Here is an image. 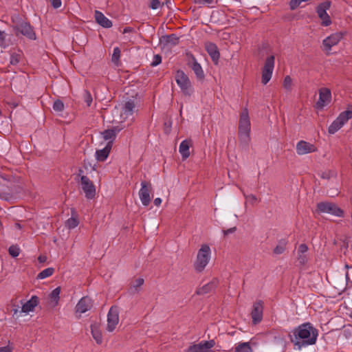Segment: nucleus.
Masks as SVG:
<instances>
[{
  "label": "nucleus",
  "instance_id": "obj_1",
  "mask_svg": "<svg viewBox=\"0 0 352 352\" xmlns=\"http://www.w3.org/2000/svg\"><path fill=\"white\" fill-rule=\"evenodd\" d=\"M318 330L310 322L300 324L292 331L290 340L298 349L314 345L316 343Z\"/></svg>",
  "mask_w": 352,
  "mask_h": 352
},
{
  "label": "nucleus",
  "instance_id": "obj_2",
  "mask_svg": "<svg viewBox=\"0 0 352 352\" xmlns=\"http://www.w3.org/2000/svg\"><path fill=\"white\" fill-rule=\"evenodd\" d=\"M251 124L249 112L247 108H244L241 114L239 122V138L240 144L247 147L250 142Z\"/></svg>",
  "mask_w": 352,
  "mask_h": 352
},
{
  "label": "nucleus",
  "instance_id": "obj_3",
  "mask_svg": "<svg viewBox=\"0 0 352 352\" xmlns=\"http://www.w3.org/2000/svg\"><path fill=\"white\" fill-rule=\"evenodd\" d=\"M211 257V250L208 245L203 244L198 250L194 268L197 272H201L208 264Z\"/></svg>",
  "mask_w": 352,
  "mask_h": 352
},
{
  "label": "nucleus",
  "instance_id": "obj_4",
  "mask_svg": "<svg viewBox=\"0 0 352 352\" xmlns=\"http://www.w3.org/2000/svg\"><path fill=\"white\" fill-rule=\"evenodd\" d=\"M352 118V110L347 109L341 112L337 118L330 124L328 132L330 134L336 133L350 119Z\"/></svg>",
  "mask_w": 352,
  "mask_h": 352
},
{
  "label": "nucleus",
  "instance_id": "obj_5",
  "mask_svg": "<svg viewBox=\"0 0 352 352\" xmlns=\"http://www.w3.org/2000/svg\"><path fill=\"white\" fill-rule=\"evenodd\" d=\"M275 64V57L274 55L268 56L265 61L262 68L261 82L266 85L271 80Z\"/></svg>",
  "mask_w": 352,
  "mask_h": 352
},
{
  "label": "nucleus",
  "instance_id": "obj_6",
  "mask_svg": "<svg viewBox=\"0 0 352 352\" xmlns=\"http://www.w3.org/2000/svg\"><path fill=\"white\" fill-rule=\"evenodd\" d=\"M83 171L82 170H79V175H80L81 188L85 195V197L89 199H91L96 195V187L94 183L88 177L85 175H81Z\"/></svg>",
  "mask_w": 352,
  "mask_h": 352
},
{
  "label": "nucleus",
  "instance_id": "obj_7",
  "mask_svg": "<svg viewBox=\"0 0 352 352\" xmlns=\"http://www.w3.org/2000/svg\"><path fill=\"white\" fill-rule=\"evenodd\" d=\"M331 1H325L320 3L316 8V12L318 17L322 21L321 25L324 27L329 26L331 24V20L327 12V10L330 8Z\"/></svg>",
  "mask_w": 352,
  "mask_h": 352
},
{
  "label": "nucleus",
  "instance_id": "obj_8",
  "mask_svg": "<svg viewBox=\"0 0 352 352\" xmlns=\"http://www.w3.org/2000/svg\"><path fill=\"white\" fill-rule=\"evenodd\" d=\"M153 192L152 184L149 182L142 181L139 190L140 199L144 206H148L151 201V194Z\"/></svg>",
  "mask_w": 352,
  "mask_h": 352
},
{
  "label": "nucleus",
  "instance_id": "obj_9",
  "mask_svg": "<svg viewBox=\"0 0 352 352\" xmlns=\"http://www.w3.org/2000/svg\"><path fill=\"white\" fill-rule=\"evenodd\" d=\"M175 80L178 86L186 95L191 93V84L188 77L182 71H177L175 75Z\"/></svg>",
  "mask_w": 352,
  "mask_h": 352
},
{
  "label": "nucleus",
  "instance_id": "obj_10",
  "mask_svg": "<svg viewBox=\"0 0 352 352\" xmlns=\"http://www.w3.org/2000/svg\"><path fill=\"white\" fill-rule=\"evenodd\" d=\"M320 212L329 213L336 217H342L343 211L336 204L331 202H320L317 204Z\"/></svg>",
  "mask_w": 352,
  "mask_h": 352
},
{
  "label": "nucleus",
  "instance_id": "obj_11",
  "mask_svg": "<svg viewBox=\"0 0 352 352\" xmlns=\"http://www.w3.org/2000/svg\"><path fill=\"white\" fill-rule=\"evenodd\" d=\"M119 322V311L117 307H111L107 314V330L113 331Z\"/></svg>",
  "mask_w": 352,
  "mask_h": 352
},
{
  "label": "nucleus",
  "instance_id": "obj_12",
  "mask_svg": "<svg viewBox=\"0 0 352 352\" xmlns=\"http://www.w3.org/2000/svg\"><path fill=\"white\" fill-rule=\"evenodd\" d=\"M319 98L316 104V107L318 109H323L326 105L331 101V92L329 88L322 87L318 90Z\"/></svg>",
  "mask_w": 352,
  "mask_h": 352
},
{
  "label": "nucleus",
  "instance_id": "obj_13",
  "mask_svg": "<svg viewBox=\"0 0 352 352\" xmlns=\"http://www.w3.org/2000/svg\"><path fill=\"white\" fill-rule=\"evenodd\" d=\"M343 37L341 32H336L327 36L322 41V45L324 50L329 52L331 51V47L338 45Z\"/></svg>",
  "mask_w": 352,
  "mask_h": 352
},
{
  "label": "nucleus",
  "instance_id": "obj_14",
  "mask_svg": "<svg viewBox=\"0 0 352 352\" xmlns=\"http://www.w3.org/2000/svg\"><path fill=\"white\" fill-rule=\"evenodd\" d=\"M186 56L188 58V65L193 70L196 76L199 79L204 78V72L201 65L197 61L195 56L191 53H187Z\"/></svg>",
  "mask_w": 352,
  "mask_h": 352
},
{
  "label": "nucleus",
  "instance_id": "obj_15",
  "mask_svg": "<svg viewBox=\"0 0 352 352\" xmlns=\"http://www.w3.org/2000/svg\"><path fill=\"white\" fill-rule=\"evenodd\" d=\"M263 304L262 300H257L253 304L251 316L254 324L259 323L263 319Z\"/></svg>",
  "mask_w": 352,
  "mask_h": 352
},
{
  "label": "nucleus",
  "instance_id": "obj_16",
  "mask_svg": "<svg viewBox=\"0 0 352 352\" xmlns=\"http://www.w3.org/2000/svg\"><path fill=\"white\" fill-rule=\"evenodd\" d=\"M214 344L213 340L202 342L190 346L188 349V352H213L211 349L214 346Z\"/></svg>",
  "mask_w": 352,
  "mask_h": 352
},
{
  "label": "nucleus",
  "instance_id": "obj_17",
  "mask_svg": "<svg viewBox=\"0 0 352 352\" xmlns=\"http://www.w3.org/2000/svg\"><path fill=\"white\" fill-rule=\"evenodd\" d=\"M296 150L298 155H303L315 152L316 151V147L313 144L304 140H300L297 143Z\"/></svg>",
  "mask_w": 352,
  "mask_h": 352
},
{
  "label": "nucleus",
  "instance_id": "obj_18",
  "mask_svg": "<svg viewBox=\"0 0 352 352\" xmlns=\"http://www.w3.org/2000/svg\"><path fill=\"white\" fill-rule=\"evenodd\" d=\"M93 304L91 298L87 296L82 297L77 303L76 306V312L79 314H84L91 309Z\"/></svg>",
  "mask_w": 352,
  "mask_h": 352
},
{
  "label": "nucleus",
  "instance_id": "obj_19",
  "mask_svg": "<svg viewBox=\"0 0 352 352\" xmlns=\"http://www.w3.org/2000/svg\"><path fill=\"white\" fill-rule=\"evenodd\" d=\"M205 48L214 64H217L220 58V53L217 46L213 43H206Z\"/></svg>",
  "mask_w": 352,
  "mask_h": 352
},
{
  "label": "nucleus",
  "instance_id": "obj_20",
  "mask_svg": "<svg viewBox=\"0 0 352 352\" xmlns=\"http://www.w3.org/2000/svg\"><path fill=\"white\" fill-rule=\"evenodd\" d=\"M18 31L23 35L25 36L30 39H36L35 33L31 25L27 23H21L18 28Z\"/></svg>",
  "mask_w": 352,
  "mask_h": 352
},
{
  "label": "nucleus",
  "instance_id": "obj_21",
  "mask_svg": "<svg viewBox=\"0 0 352 352\" xmlns=\"http://www.w3.org/2000/svg\"><path fill=\"white\" fill-rule=\"evenodd\" d=\"M192 141L191 139H186L181 142L179 147V152L183 160H186L190 156V147L192 146Z\"/></svg>",
  "mask_w": 352,
  "mask_h": 352
},
{
  "label": "nucleus",
  "instance_id": "obj_22",
  "mask_svg": "<svg viewBox=\"0 0 352 352\" xmlns=\"http://www.w3.org/2000/svg\"><path fill=\"white\" fill-rule=\"evenodd\" d=\"M94 16L96 21L102 27L104 28H109L112 27L113 23L111 21L106 17L100 11L96 10L94 12Z\"/></svg>",
  "mask_w": 352,
  "mask_h": 352
},
{
  "label": "nucleus",
  "instance_id": "obj_23",
  "mask_svg": "<svg viewBox=\"0 0 352 352\" xmlns=\"http://www.w3.org/2000/svg\"><path fill=\"white\" fill-rule=\"evenodd\" d=\"M38 304V298L36 296H32L28 301L22 305L21 312L28 314L30 311H33Z\"/></svg>",
  "mask_w": 352,
  "mask_h": 352
},
{
  "label": "nucleus",
  "instance_id": "obj_24",
  "mask_svg": "<svg viewBox=\"0 0 352 352\" xmlns=\"http://www.w3.org/2000/svg\"><path fill=\"white\" fill-rule=\"evenodd\" d=\"M112 147V142H109L104 148L97 150L96 152V157L98 161L104 162L109 155Z\"/></svg>",
  "mask_w": 352,
  "mask_h": 352
},
{
  "label": "nucleus",
  "instance_id": "obj_25",
  "mask_svg": "<svg viewBox=\"0 0 352 352\" xmlns=\"http://www.w3.org/2000/svg\"><path fill=\"white\" fill-rule=\"evenodd\" d=\"M79 224L78 215L76 210H71V217L65 221V227L69 230L76 228Z\"/></svg>",
  "mask_w": 352,
  "mask_h": 352
},
{
  "label": "nucleus",
  "instance_id": "obj_26",
  "mask_svg": "<svg viewBox=\"0 0 352 352\" xmlns=\"http://www.w3.org/2000/svg\"><path fill=\"white\" fill-rule=\"evenodd\" d=\"M135 109V104L134 101L129 100L125 102L124 107H122V115H124V119L127 118L129 116H132Z\"/></svg>",
  "mask_w": 352,
  "mask_h": 352
},
{
  "label": "nucleus",
  "instance_id": "obj_27",
  "mask_svg": "<svg viewBox=\"0 0 352 352\" xmlns=\"http://www.w3.org/2000/svg\"><path fill=\"white\" fill-rule=\"evenodd\" d=\"M91 331L92 336L97 344H101L102 342V336L97 324H92L91 325Z\"/></svg>",
  "mask_w": 352,
  "mask_h": 352
},
{
  "label": "nucleus",
  "instance_id": "obj_28",
  "mask_svg": "<svg viewBox=\"0 0 352 352\" xmlns=\"http://www.w3.org/2000/svg\"><path fill=\"white\" fill-rule=\"evenodd\" d=\"M121 129L118 127H114L112 129H107L105 130L102 133L103 138L105 140H110L109 142H113V140L115 139L116 133H118Z\"/></svg>",
  "mask_w": 352,
  "mask_h": 352
},
{
  "label": "nucleus",
  "instance_id": "obj_29",
  "mask_svg": "<svg viewBox=\"0 0 352 352\" xmlns=\"http://www.w3.org/2000/svg\"><path fill=\"white\" fill-rule=\"evenodd\" d=\"M60 288L59 287L55 288L50 294V304L54 307L58 305L60 298Z\"/></svg>",
  "mask_w": 352,
  "mask_h": 352
},
{
  "label": "nucleus",
  "instance_id": "obj_30",
  "mask_svg": "<svg viewBox=\"0 0 352 352\" xmlns=\"http://www.w3.org/2000/svg\"><path fill=\"white\" fill-rule=\"evenodd\" d=\"M54 272V269L53 267H48L43 271H41L37 275L36 278L37 279H44L47 277L51 276Z\"/></svg>",
  "mask_w": 352,
  "mask_h": 352
},
{
  "label": "nucleus",
  "instance_id": "obj_31",
  "mask_svg": "<svg viewBox=\"0 0 352 352\" xmlns=\"http://www.w3.org/2000/svg\"><path fill=\"white\" fill-rule=\"evenodd\" d=\"M144 283V280L142 278H138L137 279H135L132 285L131 286V291L132 293H136V292H139V288L143 285Z\"/></svg>",
  "mask_w": 352,
  "mask_h": 352
},
{
  "label": "nucleus",
  "instance_id": "obj_32",
  "mask_svg": "<svg viewBox=\"0 0 352 352\" xmlns=\"http://www.w3.org/2000/svg\"><path fill=\"white\" fill-rule=\"evenodd\" d=\"M235 352H252V349L249 342H242L235 348Z\"/></svg>",
  "mask_w": 352,
  "mask_h": 352
},
{
  "label": "nucleus",
  "instance_id": "obj_33",
  "mask_svg": "<svg viewBox=\"0 0 352 352\" xmlns=\"http://www.w3.org/2000/svg\"><path fill=\"white\" fill-rule=\"evenodd\" d=\"M212 287H213L212 283H208V284L204 285L203 287L199 288L197 291V294L198 295L206 294L208 293L210 291H211Z\"/></svg>",
  "mask_w": 352,
  "mask_h": 352
},
{
  "label": "nucleus",
  "instance_id": "obj_34",
  "mask_svg": "<svg viewBox=\"0 0 352 352\" xmlns=\"http://www.w3.org/2000/svg\"><path fill=\"white\" fill-rule=\"evenodd\" d=\"M165 41L170 45H175L179 43V38L175 34H170L165 37Z\"/></svg>",
  "mask_w": 352,
  "mask_h": 352
},
{
  "label": "nucleus",
  "instance_id": "obj_35",
  "mask_svg": "<svg viewBox=\"0 0 352 352\" xmlns=\"http://www.w3.org/2000/svg\"><path fill=\"white\" fill-rule=\"evenodd\" d=\"M53 109L56 112H61L64 109V104L60 100H56L54 102Z\"/></svg>",
  "mask_w": 352,
  "mask_h": 352
},
{
  "label": "nucleus",
  "instance_id": "obj_36",
  "mask_svg": "<svg viewBox=\"0 0 352 352\" xmlns=\"http://www.w3.org/2000/svg\"><path fill=\"white\" fill-rule=\"evenodd\" d=\"M283 87L287 90H291L292 87V79L289 76H286L283 80Z\"/></svg>",
  "mask_w": 352,
  "mask_h": 352
},
{
  "label": "nucleus",
  "instance_id": "obj_37",
  "mask_svg": "<svg viewBox=\"0 0 352 352\" xmlns=\"http://www.w3.org/2000/svg\"><path fill=\"white\" fill-rule=\"evenodd\" d=\"M9 254L12 257H16L19 255L20 249L17 245H11L8 249Z\"/></svg>",
  "mask_w": 352,
  "mask_h": 352
},
{
  "label": "nucleus",
  "instance_id": "obj_38",
  "mask_svg": "<svg viewBox=\"0 0 352 352\" xmlns=\"http://www.w3.org/2000/svg\"><path fill=\"white\" fill-rule=\"evenodd\" d=\"M121 51L118 47H116L113 49V55H112V61L114 63H117L119 61L120 58Z\"/></svg>",
  "mask_w": 352,
  "mask_h": 352
},
{
  "label": "nucleus",
  "instance_id": "obj_39",
  "mask_svg": "<svg viewBox=\"0 0 352 352\" xmlns=\"http://www.w3.org/2000/svg\"><path fill=\"white\" fill-rule=\"evenodd\" d=\"M336 176V172L332 170H329L327 171H324L321 174V177L323 179H329L331 177H335Z\"/></svg>",
  "mask_w": 352,
  "mask_h": 352
},
{
  "label": "nucleus",
  "instance_id": "obj_40",
  "mask_svg": "<svg viewBox=\"0 0 352 352\" xmlns=\"http://www.w3.org/2000/svg\"><path fill=\"white\" fill-rule=\"evenodd\" d=\"M245 205L247 204H250L251 205H254L256 201H257V198L255 195H245Z\"/></svg>",
  "mask_w": 352,
  "mask_h": 352
},
{
  "label": "nucleus",
  "instance_id": "obj_41",
  "mask_svg": "<svg viewBox=\"0 0 352 352\" xmlns=\"http://www.w3.org/2000/svg\"><path fill=\"white\" fill-rule=\"evenodd\" d=\"M84 101L87 103V106L89 107L92 102V96L88 91L84 92Z\"/></svg>",
  "mask_w": 352,
  "mask_h": 352
},
{
  "label": "nucleus",
  "instance_id": "obj_42",
  "mask_svg": "<svg viewBox=\"0 0 352 352\" xmlns=\"http://www.w3.org/2000/svg\"><path fill=\"white\" fill-rule=\"evenodd\" d=\"M162 62V57L159 54L154 55L153 60L151 63V65L153 67H155L160 64Z\"/></svg>",
  "mask_w": 352,
  "mask_h": 352
},
{
  "label": "nucleus",
  "instance_id": "obj_43",
  "mask_svg": "<svg viewBox=\"0 0 352 352\" xmlns=\"http://www.w3.org/2000/svg\"><path fill=\"white\" fill-rule=\"evenodd\" d=\"M285 246L283 244H279L274 250V253L276 254H280L284 252Z\"/></svg>",
  "mask_w": 352,
  "mask_h": 352
},
{
  "label": "nucleus",
  "instance_id": "obj_44",
  "mask_svg": "<svg viewBox=\"0 0 352 352\" xmlns=\"http://www.w3.org/2000/svg\"><path fill=\"white\" fill-rule=\"evenodd\" d=\"M13 346L9 342L7 346L0 347V352H12Z\"/></svg>",
  "mask_w": 352,
  "mask_h": 352
},
{
  "label": "nucleus",
  "instance_id": "obj_45",
  "mask_svg": "<svg viewBox=\"0 0 352 352\" xmlns=\"http://www.w3.org/2000/svg\"><path fill=\"white\" fill-rule=\"evenodd\" d=\"M308 250V248L307 245L305 244H300L298 247V254H304L305 252H307Z\"/></svg>",
  "mask_w": 352,
  "mask_h": 352
},
{
  "label": "nucleus",
  "instance_id": "obj_46",
  "mask_svg": "<svg viewBox=\"0 0 352 352\" xmlns=\"http://www.w3.org/2000/svg\"><path fill=\"white\" fill-rule=\"evenodd\" d=\"M50 1L52 4V6L55 9L59 8L62 5L61 0H50Z\"/></svg>",
  "mask_w": 352,
  "mask_h": 352
},
{
  "label": "nucleus",
  "instance_id": "obj_47",
  "mask_svg": "<svg viewBox=\"0 0 352 352\" xmlns=\"http://www.w3.org/2000/svg\"><path fill=\"white\" fill-rule=\"evenodd\" d=\"M160 6V1L159 0H151L150 3V8L152 9H157Z\"/></svg>",
  "mask_w": 352,
  "mask_h": 352
},
{
  "label": "nucleus",
  "instance_id": "obj_48",
  "mask_svg": "<svg viewBox=\"0 0 352 352\" xmlns=\"http://www.w3.org/2000/svg\"><path fill=\"white\" fill-rule=\"evenodd\" d=\"M197 4H212L214 0H193Z\"/></svg>",
  "mask_w": 352,
  "mask_h": 352
},
{
  "label": "nucleus",
  "instance_id": "obj_49",
  "mask_svg": "<svg viewBox=\"0 0 352 352\" xmlns=\"http://www.w3.org/2000/svg\"><path fill=\"white\" fill-rule=\"evenodd\" d=\"M10 62L12 65H16L19 62L18 56L17 55H12L10 57Z\"/></svg>",
  "mask_w": 352,
  "mask_h": 352
},
{
  "label": "nucleus",
  "instance_id": "obj_50",
  "mask_svg": "<svg viewBox=\"0 0 352 352\" xmlns=\"http://www.w3.org/2000/svg\"><path fill=\"white\" fill-rule=\"evenodd\" d=\"M236 230V227H233V228H229V229H228L226 230H224L223 233H224L225 235H228V234L234 233Z\"/></svg>",
  "mask_w": 352,
  "mask_h": 352
},
{
  "label": "nucleus",
  "instance_id": "obj_51",
  "mask_svg": "<svg viewBox=\"0 0 352 352\" xmlns=\"http://www.w3.org/2000/svg\"><path fill=\"white\" fill-rule=\"evenodd\" d=\"M298 261L301 264H305L307 261L305 256L304 254H299Z\"/></svg>",
  "mask_w": 352,
  "mask_h": 352
},
{
  "label": "nucleus",
  "instance_id": "obj_52",
  "mask_svg": "<svg viewBox=\"0 0 352 352\" xmlns=\"http://www.w3.org/2000/svg\"><path fill=\"white\" fill-rule=\"evenodd\" d=\"M5 43L3 32L0 31V45H3Z\"/></svg>",
  "mask_w": 352,
  "mask_h": 352
},
{
  "label": "nucleus",
  "instance_id": "obj_53",
  "mask_svg": "<svg viewBox=\"0 0 352 352\" xmlns=\"http://www.w3.org/2000/svg\"><path fill=\"white\" fill-rule=\"evenodd\" d=\"M133 30V29L131 27H126L124 28L123 31H122V33L123 34H126V33H128V32H131Z\"/></svg>",
  "mask_w": 352,
  "mask_h": 352
},
{
  "label": "nucleus",
  "instance_id": "obj_54",
  "mask_svg": "<svg viewBox=\"0 0 352 352\" xmlns=\"http://www.w3.org/2000/svg\"><path fill=\"white\" fill-rule=\"evenodd\" d=\"M161 203H162V199L161 198L157 197V198L155 199L154 204L155 206H159L161 204Z\"/></svg>",
  "mask_w": 352,
  "mask_h": 352
},
{
  "label": "nucleus",
  "instance_id": "obj_55",
  "mask_svg": "<svg viewBox=\"0 0 352 352\" xmlns=\"http://www.w3.org/2000/svg\"><path fill=\"white\" fill-rule=\"evenodd\" d=\"M38 260L40 263H44L46 261L47 257L45 256L41 255L38 256Z\"/></svg>",
  "mask_w": 352,
  "mask_h": 352
},
{
  "label": "nucleus",
  "instance_id": "obj_56",
  "mask_svg": "<svg viewBox=\"0 0 352 352\" xmlns=\"http://www.w3.org/2000/svg\"><path fill=\"white\" fill-rule=\"evenodd\" d=\"M15 227L18 229H21V226L19 223H16Z\"/></svg>",
  "mask_w": 352,
  "mask_h": 352
},
{
  "label": "nucleus",
  "instance_id": "obj_57",
  "mask_svg": "<svg viewBox=\"0 0 352 352\" xmlns=\"http://www.w3.org/2000/svg\"><path fill=\"white\" fill-rule=\"evenodd\" d=\"M18 312V310L17 309H14V313L16 314V313Z\"/></svg>",
  "mask_w": 352,
  "mask_h": 352
},
{
  "label": "nucleus",
  "instance_id": "obj_58",
  "mask_svg": "<svg viewBox=\"0 0 352 352\" xmlns=\"http://www.w3.org/2000/svg\"><path fill=\"white\" fill-rule=\"evenodd\" d=\"M345 267H346V268H349V266L348 265H345Z\"/></svg>",
  "mask_w": 352,
  "mask_h": 352
},
{
  "label": "nucleus",
  "instance_id": "obj_59",
  "mask_svg": "<svg viewBox=\"0 0 352 352\" xmlns=\"http://www.w3.org/2000/svg\"><path fill=\"white\" fill-rule=\"evenodd\" d=\"M348 276H349V274H348V273H346V278H348Z\"/></svg>",
  "mask_w": 352,
  "mask_h": 352
}]
</instances>
